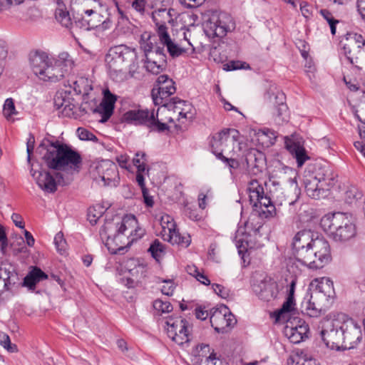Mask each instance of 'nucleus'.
<instances>
[{"label": "nucleus", "mask_w": 365, "mask_h": 365, "mask_svg": "<svg viewBox=\"0 0 365 365\" xmlns=\"http://www.w3.org/2000/svg\"><path fill=\"white\" fill-rule=\"evenodd\" d=\"M293 255L297 261L310 269H320L331 259L328 241L310 230L298 232L292 240Z\"/></svg>", "instance_id": "f257e3e1"}, {"label": "nucleus", "mask_w": 365, "mask_h": 365, "mask_svg": "<svg viewBox=\"0 0 365 365\" xmlns=\"http://www.w3.org/2000/svg\"><path fill=\"white\" fill-rule=\"evenodd\" d=\"M29 63L31 71L40 81L53 83L68 74L73 65L68 53H61L58 59H54L41 50L31 51Z\"/></svg>", "instance_id": "f03ea898"}, {"label": "nucleus", "mask_w": 365, "mask_h": 365, "mask_svg": "<svg viewBox=\"0 0 365 365\" xmlns=\"http://www.w3.org/2000/svg\"><path fill=\"white\" fill-rule=\"evenodd\" d=\"M145 234V230L138 226L134 215H125L120 221L108 222L101 232L106 237V245L113 254L123 250Z\"/></svg>", "instance_id": "7ed1b4c3"}, {"label": "nucleus", "mask_w": 365, "mask_h": 365, "mask_svg": "<svg viewBox=\"0 0 365 365\" xmlns=\"http://www.w3.org/2000/svg\"><path fill=\"white\" fill-rule=\"evenodd\" d=\"M74 24L86 31L111 28L113 21L100 0H72Z\"/></svg>", "instance_id": "20e7f679"}, {"label": "nucleus", "mask_w": 365, "mask_h": 365, "mask_svg": "<svg viewBox=\"0 0 365 365\" xmlns=\"http://www.w3.org/2000/svg\"><path fill=\"white\" fill-rule=\"evenodd\" d=\"M40 146L46 150L43 159L48 168L61 171L78 170L80 168L81 156L69 145L58 140L44 139Z\"/></svg>", "instance_id": "39448f33"}, {"label": "nucleus", "mask_w": 365, "mask_h": 365, "mask_svg": "<svg viewBox=\"0 0 365 365\" xmlns=\"http://www.w3.org/2000/svg\"><path fill=\"white\" fill-rule=\"evenodd\" d=\"M320 225L336 242H346L356 235V226L351 220V215L349 213H328L321 219Z\"/></svg>", "instance_id": "423d86ee"}, {"label": "nucleus", "mask_w": 365, "mask_h": 365, "mask_svg": "<svg viewBox=\"0 0 365 365\" xmlns=\"http://www.w3.org/2000/svg\"><path fill=\"white\" fill-rule=\"evenodd\" d=\"M314 282L317 283L315 290L302 305L307 314L311 317H317L324 311V302L328 301L334 293L333 283L328 278L316 279Z\"/></svg>", "instance_id": "0eeeda50"}, {"label": "nucleus", "mask_w": 365, "mask_h": 365, "mask_svg": "<svg viewBox=\"0 0 365 365\" xmlns=\"http://www.w3.org/2000/svg\"><path fill=\"white\" fill-rule=\"evenodd\" d=\"M106 61L110 66H124L128 68L130 77L135 78L138 73V56L135 48L125 45H118L110 48Z\"/></svg>", "instance_id": "6e6552de"}, {"label": "nucleus", "mask_w": 365, "mask_h": 365, "mask_svg": "<svg viewBox=\"0 0 365 365\" xmlns=\"http://www.w3.org/2000/svg\"><path fill=\"white\" fill-rule=\"evenodd\" d=\"M158 110L155 113L148 109H131L126 111L122 117L123 121L135 125H145L152 131L163 132L169 129L165 123L158 119Z\"/></svg>", "instance_id": "1a4fd4ad"}, {"label": "nucleus", "mask_w": 365, "mask_h": 365, "mask_svg": "<svg viewBox=\"0 0 365 365\" xmlns=\"http://www.w3.org/2000/svg\"><path fill=\"white\" fill-rule=\"evenodd\" d=\"M343 319H345V314H340L322 322L321 336L325 345L331 349L339 350L344 343Z\"/></svg>", "instance_id": "9d476101"}, {"label": "nucleus", "mask_w": 365, "mask_h": 365, "mask_svg": "<svg viewBox=\"0 0 365 365\" xmlns=\"http://www.w3.org/2000/svg\"><path fill=\"white\" fill-rule=\"evenodd\" d=\"M240 133L235 129H224L215 134L210 141L212 153L217 158H222L223 153L229 155L233 151L234 145L238 140Z\"/></svg>", "instance_id": "9b49d317"}, {"label": "nucleus", "mask_w": 365, "mask_h": 365, "mask_svg": "<svg viewBox=\"0 0 365 365\" xmlns=\"http://www.w3.org/2000/svg\"><path fill=\"white\" fill-rule=\"evenodd\" d=\"M93 179L103 186L117 187L120 182L118 169L115 163L110 160L98 163L91 171Z\"/></svg>", "instance_id": "f8f14e48"}, {"label": "nucleus", "mask_w": 365, "mask_h": 365, "mask_svg": "<svg viewBox=\"0 0 365 365\" xmlns=\"http://www.w3.org/2000/svg\"><path fill=\"white\" fill-rule=\"evenodd\" d=\"M250 192V200L253 205L257 207L259 204L260 207H264L266 210H262V212L266 214V217H272L275 214V207L267 195H264V187L257 180H252L249 182L248 188Z\"/></svg>", "instance_id": "ddd939ff"}, {"label": "nucleus", "mask_w": 365, "mask_h": 365, "mask_svg": "<svg viewBox=\"0 0 365 365\" xmlns=\"http://www.w3.org/2000/svg\"><path fill=\"white\" fill-rule=\"evenodd\" d=\"M207 28L214 36L222 38L235 29V23L230 14L226 12H216L211 16Z\"/></svg>", "instance_id": "4468645a"}, {"label": "nucleus", "mask_w": 365, "mask_h": 365, "mask_svg": "<svg viewBox=\"0 0 365 365\" xmlns=\"http://www.w3.org/2000/svg\"><path fill=\"white\" fill-rule=\"evenodd\" d=\"M168 336L179 345L187 344L190 334L187 322L181 318H170L165 322Z\"/></svg>", "instance_id": "2eb2a0df"}, {"label": "nucleus", "mask_w": 365, "mask_h": 365, "mask_svg": "<svg viewBox=\"0 0 365 365\" xmlns=\"http://www.w3.org/2000/svg\"><path fill=\"white\" fill-rule=\"evenodd\" d=\"M158 88L152 90V98L155 105L167 106V99L175 93L176 88L173 81L166 75L158 78Z\"/></svg>", "instance_id": "dca6fc26"}, {"label": "nucleus", "mask_w": 365, "mask_h": 365, "mask_svg": "<svg viewBox=\"0 0 365 365\" xmlns=\"http://www.w3.org/2000/svg\"><path fill=\"white\" fill-rule=\"evenodd\" d=\"M285 322L284 333L292 343H299L307 336L309 327L299 318L294 317L293 319H287Z\"/></svg>", "instance_id": "f3484780"}, {"label": "nucleus", "mask_w": 365, "mask_h": 365, "mask_svg": "<svg viewBox=\"0 0 365 365\" xmlns=\"http://www.w3.org/2000/svg\"><path fill=\"white\" fill-rule=\"evenodd\" d=\"M343 327L344 343L341 344V349H349L354 348L361 339V327L352 319L348 318L346 315H345V319H343Z\"/></svg>", "instance_id": "a211bd4d"}, {"label": "nucleus", "mask_w": 365, "mask_h": 365, "mask_svg": "<svg viewBox=\"0 0 365 365\" xmlns=\"http://www.w3.org/2000/svg\"><path fill=\"white\" fill-rule=\"evenodd\" d=\"M167 65L166 55L163 47H155L153 52L148 53L145 56V67L148 72L158 74Z\"/></svg>", "instance_id": "6ab92c4d"}, {"label": "nucleus", "mask_w": 365, "mask_h": 365, "mask_svg": "<svg viewBox=\"0 0 365 365\" xmlns=\"http://www.w3.org/2000/svg\"><path fill=\"white\" fill-rule=\"evenodd\" d=\"M310 173L316 177L322 186L326 188L328 192L330 188L335 184L336 175L327 164H318L315 166L314 170Z\"/></svg>", "instance_id": "aec40b11"}, {"label": "nucleus", "mask_w": 365, "mask_h": 365, "mask_svg": "<svg viewBox=\"0 0 365 365\" xmlns=\"http://www.w3.org/2000/svg\"><path fill=\"white\" fill-rule=\"evenodd\" d=\"M285 95L283 93H277L272 102L271 113L272 118L277 124H281L289 120V109L285 103Z\"/></svg>", "instance_id": "412c9836"}, {"label": "nucleus", "mask_w": 365, "mask_h": 365, "mask_svg": "<svg viewBox=\"0 0 365 365\" xmlns=\"http://www.w3.org/2000/svg\"><path fill=\"white\" fill-rule=\"evenodd\" d=\"M304 185L307 195L313 199L323 198L329 194L326 188L322 186L316 177L310 172H308L304 175Z\"/></svg>", "instance_id": "4be33fe9"}, {"label": "nucleus", "mask_w": 365, "mask_h": 365, "mask_svg": "<svg viewBox=\"0 0 365 365\" xmlns=\"http://www.w3.org/2000/svg\"><path fill=\"white\" fill-rule=\"evenodd\" d=\"M245 161L248 171L255 175L261 173L265 166L264 155L255 149H251L247 153Z\"/></svg>", "instance_id": "5701e85b"}, {"label": "nucleus", "mask_w": 365, "mask_h": 365, "mask_svg": "<svg viewBox=\"0 0 365 365\" xmlns=\"http://www.w3.org/2000/svg\"><path fill=\"white\" fill-rule=\"evenodd\" d=\"M103 98L100 105L94 110L101 114V119L100 122L105 123L110 118L113 113L115 103L117 100L115 95L111 93L109 90H106L103 92Z\"/></svg>", "instance_id": "b1692460"}, {"label": "nucleus", "mask_w": 365, "mask_h": 365, "mask_svg": "<svg viewBox=\"0 0 365 365\" xmlns=\"http://www.w3.org/2000/svg\"><path fill=\"white\" fill-rule=\"evenodd\" d=\"M18 282L19 276L14 267L11 264H3L0 268V294L9 290Z\"/></svg>", "instance_id": "393cba45"}, {"label": "nucleus", "mask_w": 365, "mask_h": 365, "mask_svg": "<svg viewBox=\"0 0 365 365\" xmlns=\"http://www.w3.org/2000/svg\"><path fill=\"white\" fill-rule=\"evenodd\" d=\"M31 175L35 178L38 187L46 193H53L57 190V183L49 172L48 171H34L31 170Z\"/></svg>", "instance_id": "a878e982"}, {"label": "nucleus", "mask_w": 365, "mask_h": 365, "mask_svg": "<svg viewBox=\"0 0 365 365\" xmlns=\"http://www.w3.org/2000/svg\"><path fill=\"white\" fill-rule=\"evenodd\" d=\"M218 320H225V325L221 327L215 326V330L218 332H225L227 327H232L237 323L235 317L230 312L228 308L225 306L220 311H215L210 317V322L212 326L214 327V324H217Z\"/></svg>", "instance_id": "bb28decb"}, {"label": "nucleus", "mask_w": 365, "mask_h": 365, "mask_svg": "<svg viewBox=\"0 0 365 365\" xmlns=\"http://www.w3.org/2000/svg\"><path fill=\"white\" fill-rule=\"evenodd\" d=\"M362 40L361 36H358L355 38V41H349L343 46L344 55L351 64H356L359 63V59L363 58L365 53V49H362L360 45V40Z\"/></svg>", "instance_id": "cd10ccee"}, {"label": "nucleus", "mask_w": 365, "mask_h": 365, "mask_svg": "<svg viewBox=\"0 0 365 365\" xmlns=\"http://www.w3.org/2000/svg\"><path fill=\"white\" fill-rule=\"evenodd\" d=\"M285 147L296 159L298 167H302L304 163L309 159L306 150L299 143L287 138L285 140Z\"/></svg>", "instance_id": "c85d7f7f"}, {"label": "nucleus", "mask_w": 365, "mask_h": 365, "mask_svg": "<svg viewBox=\"0 0 365 365\" xmlns=\"http://www.w3.org/2000/svg\"><path fill=\"white\" fill-rule=\"evenodd\" d=\"M47 277L48 276L46 273L40 268L35 267L24 277L22 285L33 290L35 289L37 283L47 279Z\"/></svg>", "instance_id": "c756f323"}, {"label": "nucleus", "mask_w": 365, "mask_h": 365, "mask_svg": "<svg viewBox=\"0 0 365 365\" xmlns=\"http://www.w3.org/2000/svg\"><path fill=\"white\" fill-rule=\"evenodd\" d=\"M289 187L287 189V195L282 200H279V205H292L297 202L300 195V189L298 187L296 181V177L289 178Z\"/></svg>", "instance_id": "7c9ffc66"}, {"label": "nucleus", "mask_w": 365, "mask_h": 365, "mask_svg": "<svg viewBox=\"0 0 365 365\" xmlns=\"http://www.w3.org/2000/svg\"><path fill=\"white\" fill-rule=\"evenodd\" d=\"M294 305V298L287 297L281 309L277 313L276 320L279 322H287L288 319H293L292 315L295 314Z\"/></svg>", "instance_id": "2f4dec72"}, {"label": "nucleus", "mask_w": 365, "mask_h": 365, "mask_svg": "<svg viewBox=\"0 0 365 365\" xmlns=\"http://www.w3.org/2000/svg\"><path fill=\"white\" fill-rule=\"evenodd\" d=\"M173 11L172 9H159L152 13V19L155 25L171 24L173 22L172 14Z\"/></svg>", "instance_id": "473e14b6"}, {"label": "nucleus", "mask_w": 365, "mask_h": 365, "mask_svg": "<svg viewBox=\"0 0 365 365\" xmlns=\"http://www.w3.org/2000/svg\"><path fill=\"white\" fill-rule=\"evenodd\" d=\"M249 228L250 222H247L245 224V227H240L236 231V247L238 250V253L240 255H242L243 252L247 250V240L246 238L244 237V235H245L246 234V230Z\"/></svg>", "instance_id": "72a5a7b5"}, {"label": "nucleus", "mask_w": 365, "mask_h": 365, "mask_svg": "<svg viewBox=\"0 0 365 365\" xmlns=\"http://www.w3.org/2000/svg\"><path fill=\"white\" fill-rule=\"evenodd\" d=\"M73 85L70 86L77 94L88 95L93 90L91 81L88 78H79L72 81Z\"/></svg>", "instance_id": "f704fd0d"}, {"label": "nucleus", "mask_w": 365, "mask_h": 365, "mask_svg": "<svg viewBox=\"0 0 365 365\" xmlns=\"http://www.w3.org/2000/svg\"><path fill=\"white\" fill-rule=\"evenodd\" d=\"M165 240L170 242L171 244L178 245L182 247H187L190 242V236H182L178 231H173L172 234H169L168 238L165 237Z\"/></svg>", "instance_id": "c9c22d12"}, {"label": "nucleus", "mask_w": 365, "mask_h": 365, "mask_svg": "<svg viewBox=\"0 0 365 365\" xmlns=\"http://www.w3.org/2000/svg\"><path fill=\"white\" fill-rule=\"evenodd\" d=\"M55 17L56 20L66 28H70L74 24L73 17L71 19L67 9H56Z\"/></svg>", "instance_id": "e433bc0d"}, {"label": "nucleus", "mask_w": 365, "mask_h": 365, "mask_svg": "<svg viewBox=\"0 0 365 365\" xmlns=\"http://www.w3.org/2000/svg\"><path fill=\"white\" fill-rule=\"evenodd\" d=\"M274 287V285L273 284L262 283L260 291L258 292L257 290L255 289V292L261 299L269 302L276 297V294L273 290Z\"/></svg>", "instance_id": "4c0bfd02"}, {"label": "nucleus", "mask_w": 365, "mask_h": 365, "mask_svg": "<svg viewBox=\"0 0 365 365\" xmlns=\"http://www.w3.org/2000/svg\"><path fill=\"white\" fill-rule=\"evenodd\" d=\"M160 225L162 227L163 232H164L163 234V237L164 240L165 237L168 238L169 234H172L173 231L176 230L175 228V223L173 222V219L168 215L161 217Z\"/></svg>", "instance_id": "58836bf2"}, {"label": "nucleus", "mask_w": 365, "mask_h": 365, "mask_svg": "<svg viewBox=\"0 0 365 365\" xmlns=\"http://www.w3.org/2000/svg\"><path fill=\"white\" fill-rule=\"evenodd\" d=\"M3 113L4 117L8 120L14 121L13 116L17 114L14 102L12 98H7L4 104Z\"/></svg>", "instance_id": "ea45409f"}, {"label": "nucleus", "mask_w": 365, "mask_h": 365, "mask_svg": "<svg viewBox=\"0 0 365 365\" xmlns=\"http://www.w3.org/2000/svg\"><path fill=\"white\" fill-rule=\"evenodd\" d=\"M54 104L57 108H63V110H73L75 108V105L71 103L69 99H66L62 93L57 95L54 98Z\"/></svg>", "instance_id": "a19ab883"}, {"label": "nucleus", "mask_w": 365, "mask_h": 365, "mask_svg": "<svg viewBox=\"0 0 365 365\" xmlns=\"http://www.w3.org/2000/svg\"><path fill=\"white\" fill-rule=\"evenodd\" d=\"M145 35H143L141 37V41H140V48L143 50L145 53V56H147L148 53L153 52L155 50V48L157 47L156 46H154V38L151 37L150 35H147L146 40Z\"/></svg>", "instance_id": "79ce46f5"}, {"label": "nucleus", "mask_w": 365, "mask_h": 365, "mask_svg": "<svg viewBox=\"0 0 365 365\" xmlns=\"http://www.w3.org/2000/svg\"><path fill=\"white\" fill-rule=\"evenodd\" d=\"M153 308L160 314L163 313H169L173 310V306L169 302H163L160 299H156L154 301Z\"/></svg>", "instance_id": "37998d69"}, {"label": "nucleus", "mask_w": 365, "mask_h": 365, "mask_svg": "<svg viewBox=\"0 0 365 365\" xmlns=\"http://www.w3.org/2000/svg\"><path fill=\"white\" fill-rule=\"evenodd\" d=\"M164 46H167V50L173 58L178 57L185 52L184 48L173 43L171 39L165 43Z\"/></svg>", "instance_id": "c03bdc74"}, {"label": "nucleus", "mask_w": 365, "mask_h": 365, "mask_svg": "<svg viewBox=\"0 0 365 365\" xmlns=\"http://www.w3.org/2000/svg\"><path fill=\"white\" fill-rule=\"evenodd\" d=\"M148 251L151 253L152 257L158 261L163 254V246L156 240L150 245Z\"/></svg>", "instance_id": "a18cd8bd"}, {"label": "nucleus", "mask_w": 365, "mask_h": 365, "mask_svg": "<svg viewBox=\"0 0 365 365\" xmlns=\"http://www.w3.org/2000/svg\"><path fill=\"white\" fill-rule=\"evenodd\" d=\"M54 244L57 251L63 254L66 250V242L61 232H58L54 237Z\"/></svg>", "instance_id": "49530a36"}, {"label": "nucleus", "mask_w": 365, "mask_h": 365, "mask_svg": "<svg viewBox=\"0 0 365 365\" xmlns=\"http://www.w3.org/2000/svg\"><path fill=\"white\" fill-rule=\"evenodd\" d=\"M77 134L81 140H91L93 142L98 140L97 137L94 134L83 128H78L77 129Z\"/></svg>", "instance_id": "de8ad7c7"}, {"label": "nucleus", "mask_w": 365, "mask_h": 365, "mask_svg": "<svg viewBox=\"0 0 365 365\" xmlns=\"http://www.w3.org/2000/svg\"><path fill=\"white\" fill-rule=\"evenodd\" d=\"M156 26L158 27V34L159 38L161 43L164 45L171 39L170 35L168 33V28L166 27V24H158L156 25Z\"/></svg>", "instance_id": "09e8293b"}, {"label": "nucleus", "mask_w": 365, "mask_h": 365, "mask_svg": "<svg viewBox=\"0 0 365 365\" xmlns=\"http://www.w3.org/2000/svg\"><path fill=\"white\" fill-rule=\"evenodd\" d=\"M224 70L225 71H234L237 70L240 68H250L249 65L247 64L245 62H241L240 61H230L226 64H224Z\"/></svg>", "instance_id": "8fccbe9b"}, {"label": "nucleus", "mask_w": 365, "mask_h": 365, "mask_svg": "<svg viewBox=\"0 0 365 365\" xmlns=\"http://www.w3.org/2000/svg\"><path fill=\"white\" fill-rule=\"evenodd\" d=\"M212 197V190L210 187H207L205 191L201 192L198 195V202H199V207L201 209H205L206 207V198L207 197Z\"/></svg>", "instance_id": "3c124183"}, {"label": "nucleus", "mask_w": 365, "mask_h": 365, "mask_svg": "<svg viewBox=\"0 0 365 365\" xmlns=\"http://www.w3.org/2000/svg\"><path fill=\"white\" fill-rule=\"evenodd\" d=\"M362 194L356 187H351L346 192V200L349 203H351L354 200L361 199Z\"/></svg>", "instance_id": "603ef678"}, {"label": "nucleus", "mask_w": 365, "mask_h": 365, "mask_svg": "<svg viewBox=\"0 0 365 365\" xmlns=\"http://www.w3.org/2000/svg\"><path fill=\"white\" fill-rule=\"evenodd\" d=\"M146 6V0H134L132 3V8L142 16L145 14Z\"/></svg>", "instance_id": "864d4df0"}, {"label": "nucleus", "mask_w": 365, "mask_h": 365, "mask_svg": "<svg viewBox=\"0 0 365 365\" xmlns=\"http://www.w3.org/2000/svg\"><path fill=\"white\" fill-rule=\"evenodd\" d=\"M214 292L222 298L227 299L230 296V289L218 284H213Z\"/></svg>", "instance_id": "5fc2aeb1"}, {"label": "nucleus", "mask_w": 365, "mask_h": 365, "mask_svg": "<svg viewBox=\"0 0 365 365\" xmlns=\"http://www.w3.org/2000/svg\"><path fill=\"white\" fill-rule=\"evenodd\" d=\"M165 284L161 288V292L163 294L167 296L173 295L175 289L174 283L172 280H163Z\"/></svg>", "instance_id": "6e6d98bb"}, {"label": "nucleus", "mask_w": 365, "mask_h": 365, "mask_svg": "<svg viewBox=\"0 0 365 365\" xmlns=\"http://www.w3.org/2000/svg\"><path fill=\"white\" fill-rule=\"evenodd\" d=\"M103 211L97 212L95 207H90L88 211V217L91 223H96L98 218L101 217Z\"/></svg>", "instance_id": "4d7b16f0"}, {"label": "nucleus", "mask_w": 365, "mask_h": 365, "mask_svg": "<svg viewBox=\"0 0 365 365\" xmlns=\"http://www.w3.org/2000/svg\"><path fill=\"white\" fill-rule=\"evenodd\" d=\"M185 214L187 217L193 221H198L201 219V216L198 214L197 210L192 209L189 206H187L185 208Z\"/></svg>", "instance_id": "13d9d810"}, {"label": "nucleus", "mask_w": 365, "mask_h": 365, "mask_svg": "<svg viewBox=\"0 0 365 365\" xmlns=\"http://www.w3.org/2000/svg\"><path fill=\"white\" fill-rule=\"evenodd\" d=\"M8 245V240L4 230V228L2 225H0V247L1 250L3 253L5 252V250Z\"/></svg>", "instance_id": "bf43d9fd"}, {"label": "nucleus", "mask_w": 365, "mask_h": 365, "mask_svg": "<svg viewBox=\"0 0 365 365\" xmlns=\"http://www.w3.org/2000/svg\"><path fill=\"white\" fill-rule=\"evenodd\" d=\"M7 56V50L5 46L0 43V76L2 74Z\"/></svg>", "instance_id": "052dcab7"}, {"label": "nucleus", "mask_w": 365, "mask_h": 365, "mask_svg": "<svg viewBox=\"0 0 365 365\" xmlns=\"http://www.w3.org/2000/svg\"><path fill=\"white\" fill-rule=\"evenodd\" d=\"M205 0H180V3L187 8H197L201 6Z\"/></svg>", "instance_id": "680f3d73"}, {"label": "nucleus", "mask_w": 365, "mask_h": 365, "mask_svg": "<svg viewBox=\"0 0 365 365\" xmlns=\"http://www.w3.org/2000/svg\"><path fill=\"white\" fill-rule=\"evenodd\" d=\"M173 104L175 105V108H180L181 110L179 111V116L182 118H187V112H184V108H182L180 106L183 105L186 106L187 102L181 100H177V98H172Z\"/></svg>", "instance_id": "e2e57ef3"}, {"label": "nucleus", "mask_w": 365, "mask_h": 365, "mask_svg": "<svg viewBox=\"0 0 365 365\" xmlns=\"http://www.w3.org/2000/svg\"><path fill=\"white\" fill-rule=\"evenodd\" d=\"M0 344H2L7 350L13 352L14 349L11 346L10 339L5 334H0Z\"/></svg>", "instance_id": "0e129e2a"}, {"label": "nucleus", "mask_w": 365, "mask_h": 365, "mask_svg": "<svg viewBox=\"0 0 365 365\" xmlns=\"http://www.w3.org/2000/svg\"><path fill=\"white\" fill-rule=\"evenodd\" d=\"M34 143H35V138L34 135H30L29 138H28L27 143H26V150H27V160L29 162L31 160V155L33 153L34 148Z\"/></svg>", "instance_id": "69168bd1"}, {"label": "nucleus", "mask_w": 365, "mask_h": 365, "mask_svg": "<svg viewBox=\"0 0 365 365\" xmlns=\"http://www.w3.org/2000/svg\"><path fill=\"white\" fill-rule=\"evenodd\" d=\"M219 159L226 163L230 168L236 169L240 165L239 162L236 159L232 158V156L228 158L223 155L222 158H220Z\"/></svg>", "instance_id": "338daca9"}, {"label": "nucleus", "mask_w": 365, "mask_h": 365, "mask_svg": "<svg viewBox=\"0 0 365 365\" xmlns=\"http://www.w3.org/2000/svg\"><path fill=\"white\" fill-rule=\"evenodd\" d=\"M319 14L323 16V18L327 21L329 24L336 21V19H335L333 16V14L327 9H321L319 11Z\"/></svg>", "instance_id": "774afa93"}]
</instances>
